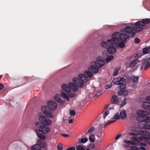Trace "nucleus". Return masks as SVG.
Listing matches in <instances>:
<instances>
[{
    "label": "nucleus",
    "instance_id": "20e7f679",
    "mask_svg": "<svg viewBox=\"0 0 150 150\" xmlns=\"http://www.w3.org/2000/svg\"><path fill=\"white\" fill-rule=\"evenodd\" d=\"M132 26H126L124 29L121 30L120 33H125L127 34V36L129 38L133 37L136 34V33L134 32V30Z\"/></svg>",
    "mask_w": 150,
    "mask_h": 150
},
{
    "label": "nucleus",
    "instance_id": "bb28decb",
    "mask_svg": "<svg viewBox=\"0 0 150 150\" xmlns=\"http://www.w3.org/2000/svg\"><path fill=\"white\" fill-rule=\"evenodd\" d=\"M139 62V61L138 59H135L133 61L130 63V66L131 67H133L135 66Z\"/></svg>",
    "mask_w": 150,
    "mask_h": 150
},
{
    "label": "nucleus",
    "instance_id": "7ed1b4c3",
    "mask_svg": "<svg viewBox=\"0 0 150 150\" xmlns=\"http://www.w3.org/2000/svg\"><path fill=\"white\" fill-rule=\"evenodd\" d=\"M121 33V34H120L118 32L114 33L112 35L111 40L115 42H119L120 39L119 38L120 37V39L121 40L124 41L125 42H126L127 40L129 37L125 33Z\"/></svg>",
    "mask_w": 150,
    "mask_h": 150
},
{
    "label": "nucleus",
    "instance_id": "a878e982",
    "mask_svg": "<svg viewBox=\"0 0 150 150\" xmlns=\"http://www.w3.org/2000/svg\"><path fill=\"white\" fill-rule=\"evenodd\" d=\"M120 115L122 119H124L127 117L126 113L125 110H123L120 112Z\"/></svg>",
    "mask_w": 150,
    "mask_h": 150
},
{
    "label": "nucleus",
    "instance_id": "6e6552de",
    "mask_svg": "<svg viewBox=\"0 0 150 150\" xmlns=\"http://www.w3.org/2000/svg\"><path fill=\"white\" fill-rule=\"evenodd\" d=\"M115 42H111L110 46L107 48V50L108 52L111 54L114 53L116 51V48L114 47L117 46V44Z\"/></svg>",
    "mask_w": 150,
    "mask_h": 150
},
{
    "label": "nucleus",
    "instance_id": "e433bc0d",
    "mask_svg": "<svg viewBox=\"0 0 150 150\" xmlns=\"http://www.w3.org/2000/svg\"><path fill=\"white\" fill-rule=\"evenodd\" d=\"M61 94L62 95V96H63V97L64 98H66L68 101L69 100V98L68 97V96H67V95L66 94V93H64V92H62L61 93Z\"/></svg>",
    "mask_w": 150,
    "mask_h": 150
},
{
    "label": "nucleus",
    "instance_id": "1a4fd4ad",
    "mask_svg": "<svg viewBox=\"0 0 150 150\" xmlns=\"http://www.w3.org/2000/svg\"><path fill=\"white\" fill-rule=\"evenodd\" d=\"M136 23L134 24L131 23H128V25L132 26L135 32L139 33L143 30V26H142L141 25H136Z\"/></svg>",
    "mask_w": 150,
    "mask_h": 150
},
{
    "label": "nucleus",
    "instance_id": "9d476101",
    "mask_svg": "<svg viewBox=\"0 0 150 150\" xmlns=\"http://www.w3.org/2000/svg\"><path fill=\"white\" fill-rule=\"evenodd\" d=\"M105 62L102 60L101 56H98L97 58V60L96 61L95 64L96 66L100 68L105 64Z\"/></svg>",
    "mask_w": 150,
    "mask_h": 150
},
{
    "label": "nucleus",
    "instance_id": "09e8293b",
    "mask_svg": "<svg viewBox=\"0 0 150 150\" xmlns=\"http://www.w3.org/2000/svg\"><path fill=\"white\" fill-rule=\"evenodd\" d=\"M70 114L71 115L74 116V115L76 114L75 111L73 110H70L69 111Z\"/></svg>",
    "mask_w": 150,
    "mask_h": 150
},
{
    "label": "nucleus",
    "instance_id": "5fc2aeb1",
    "mask_svg": "<svg viewBox=\"0 0 150 150\" xmlns=\"http://www.w3.org/2000/svg\"><path fill=\"white\" fill-rule=\"evenodd\" d=\"M122 135V134H118L115 137V140H117L119 138H120L121 136Z\"/></svg>",
    "mask_w": 150,
    "mask_h": 150
},
{
    "label": "nucleus",
    "instance_id": "13d9d810",
    "mask_svg": "<svg viewBox=\"0 0 150 150\" xmlns=\"http://www.w3.org/2000/svg\"><path fill=\"white\" fill-rule=\"evenodd\" d=\"M67 150H75V148L74 147H69L68 148Z\"/></svg>",
    "mask_w": 150,
    "mask_h": 150
},
{
    "label": "nucleus",
    "instance_id": "0e129e2a",
    "mask_svg": "<svg viewBox=\"0 0 150 150\" xmlns=\"http://www.w3.org/2000/svg\"><path fill=\"white\" fill-rule=\"evenodd\" d=\"M146 99L147 100L150 101V96L146 97Z\"/></svg>",
    "mask_w": 150,
    "mask_h": 150
},
{
    "label": "nucleus",
    "instance_id": "bf43d9fd",
    "mask_svg": "<svg viewBox=\"0 0 150 150\" xmlns=\"http://www.w3.org/2000/svg\"><path fill=\"white\" fill-rule=\"evenodd\" d=\"M61 135L62 136L65 137H69V135L64 134H62Z\"/></svg>",
    "mask_w": 150,
    "mask_h": 150
},
{
    "label": "nucleus",
    "instance_id": "c85d7f7f",
    "mask_svg": "<svg viewBox=\"0 0 150 150\" xmlns=\"http://www.w3.org/2000/svg\"><path fill=\"white\" fill-rule=\"evenodd\" d=\"M94 129L95 128L94 127H91L88 131V132L85 133V134L88 135V134H91L94 131Z\"/></svg>",
    "mask_w": 150,
    "mask_h": 150
},
{
    "label": "nucleus",
    "instance_id": "f257e3e1",
    "mask_svg": "<svg viewBox=\"0 0 150 150\" xmlns=\"http://www.w3.org/2000/svg\"><path fill=\"white\" fill-rule=\"evenodd\" d=\"M80 79L78 78H74L73 79L74 83L70 82L69 83V86L74 91H76L78 90V86L82 88L84 86L83 83H86L88 79L87 76L83 74H80L79 75Z\"/></svg>",
    "mask_w": 150,
    "mask_h": 150
},
{
    "label": "nucleus",
    "instance_id": "aec40b11",
    "mask_svg": "<svg viewBox=\"0 0 150 150\" xmlns=\"http://www.w3.org/2000/svg\"><path fill=\"white\" fill-rule=\"evenodd\" d=\"M138 134L144 136H149L150 135V132L145 130H140L138 131Z\"/></svg>",
    "mask_w": 150,
    "mask_h": 150
},
{
    "label": "nucleus",
    "instance_id": "052dcab7",
    "mask_svg": "<svg viewBox=\"0 0 150 150\" xmlns=\"http://www.w3.org/2000/svg\"><path fill=\"white\" fill-rule=\"evenodd\" d=\"M126 104V102L125 101V100L124 101H123L122 102V103L121 104V107H122L123 106L125 105Z\"/></svg>",
    "mask_w": 150,
    "mask_h": 150
},
{
    "label": "nucleus",
    "instance_id": "c9c22d12",
    "mask_svg": "<svg viewBox=\"0 0 150 150\" xmlns=\"http://www.w3.org/2000/svg\"><path fill=\"white\" fill-rule=\"evenodd\" d=\"M139 78L137 76H132V82L133 83L137 82L139 80Z\"/></svg>",
    "mask_w": 150,
    "mask_h": 150
},
{
    "label": "nucleus",
    "instance_id": "c03bdc74",
    "mask_svg": "<svg viewBox=\"0 0 150 150\" xmlns=\"http://www.w3.org/2000/svg\"><path fill=\"white\" fill-rule=\"evenodd\" d=\"M76 149V150H84V148L80 145L78 146Z\"/></svg>",
    "mask_w": 150,
    "mask_h": 150
},
{
    "label": "nucleus",
    "instance_id": "a19ab883",
    "mask_svg": "<svg viewBox=\"0 0 150 150\" xmlns=\"http://www.w3.org/2000/svg\"><path fill=\"white\" fill-rule=\"evenodd\" d=\"M119 69H120L118 68H116L115 69L114 71V72L113 74V76H115L118 74V72L119 70Z\"/></svg>",
    "mask_w": 150,
    "mask_h": 150
},
{
    "label": "nucleus",
    "instance_id": "58836bf2",
    "mask_svg": "<svg viewBox=\"0 0 150 150\" xmlns=\"http://www.w3.org/2000/svg\"><path fill=\"white\" fill-rule=\"evenodd\" d=\"M119 47L121 48H123L125 46V44L124 42H120L118 44Z\"/></svg>",
    "mask_w": 150,
    "mask_h": 150
},
{
    "label": "nucleus",
    "instance_id": "de8ad7c7",
    "mask_svg": "<svg viewBox=\"0 0 150 150\" xmlns=\"http://www.w3.org/2000/svg\"><path fill=\"white\" fill-rule=\"evenodd\" d=\"M109 111L108 110L107 111L105 112L103 116V118L104 119H105L106 116L109 114Z\"/></svg>",
    "mask_w": 150,
    "mask_h": 150
},
{
    "label": "nucleus",
    "instance_id": "ddd939ff",
    "mask_svg": "<svg viewBox=\"0 0 150 150\" xmlns=\"http://www.w3.org/2000/svg\"><path fill=\"white\" fill-rule=\"evenodd\" d=\"M54 99L57 102L61 104H63L65 101V99L63 97V96L59 94L55 96Z\"/></svg>",
    "mask_w": 150,
    "mask_h": 150
},
{
    "label": "nucleus",
    "instance_id": "f03ea898",
    "mask_svg": "<svg viewBox=\"0 0 150 150\" xmlns=\"http://www.w3.org/2000/svg\"><path fill=\"white\" fill-rule=\"evenodd\" d=\"M47 105L49 107L46 106H43L41 107V110L47 116L51 118L52 117L53 115L49 110V108L50 110L54 111L56 109L57 105L55 101L52 100L48 102Z\"/></svg>",
    "mask_w": 150,
    "mask_h": 150
},
{
    "label": "nucleus",
    "instance_id": "680f3d73",
    "mask_svg": "<svg viewBox=\"0 0 150 150\" xmlns=\"http://www.w3.org/2000/svg\"><path fill=\"white\" fill-rule=\"evenodd\" d=\"M131 139L132 141H135L137 140V138L136 137H132L131 138Z\"/></svg>",
    "mask_w": 150,
    "mask_h": 150
},
{
    "label": "nucleus",
    "instance_id": "6ab92c4d",
    "mask_svg": "<svg viewBox=\"0 0 150 150\" xmlns=\"http://www.w3.org/2000/svg\"><path fill=\"white\" fill-rule=\"evenodd\" d=\"M125 87H120V91L118 93L120 95L126 96L128 94L127 91L124 89Z\"/></svg>",
    "mask_w": 150,
    "mask_h": 150
},
{
    "label": "nucleus",
    "instance_id": "f8f14e48",
    "mask_svg": "<svg viewBox=\"0 0 150 150\" xmlns=\"http://www.w3.org/2000/svg\"><path fill=\"white\" fill-rule=\"evenodd\" d=\"M150 23V18H144L142 19L141 21H137L136 22V25H141L142 26H144L145 24H148Z\"/></svg>",
    "mask_w": 150,
    "mask_h": 150
},
{
    "label": "nucleus",
    "instance_id": "4468645a",
    "mask_svg": "<svg viewBox=\"0 0 150 150\" xmlns=\"http://www.w3.org/2000/svg\"><path fill=\"white\" fill-rule=\"evenodd\" d=\"M39 129H40V132L45 134H47L50 131L49 127L44 125L40 126Z\"/></svg>",
    "mask_w": 150,
    "mask_h": 150
},
{
    "label": "nucleus",
    "instance_id": "2f4dec72",
    "mask_svg": "<svg viewBox=\"0 0 150 150\" xmlns=\"http://www.w3.org/2000/svg\"><path fill=\"white\" fill-rule=\"evenodd\" d=\"M95 136L93 134H91L89 138V140L92 142H95Z\"/></svg>",
    "mask_w": 150,
    "mask_h": 150
},
{
    "label": "nucleus",
    "instance_id": "393cba45",
    "mask_svg": "<svg viewBox=\"0 0 150 150\" xmlns=\"http://www.w3.org/2000/svg\"><path fill=\"white\" fill-rule=\"evenodd\" d=\"M111 102L113 104H117L118 103V98L115 95H113L112 98Z\"/></svg>",
    "mask_w": 150,
    "mask_h": 150
},
{
    "label": "nucleus",
    "instance_id": "0eeeda50",
    "mask_svg": "<svg viewBox=\"0 0 150 150\" xmlns=\"http://www.w3.org/2000/svg\"><path fill=\"white\" fill-rule=\"evenodd\" d=\"M39 120L41 123L44 125L50 126L52 124V121L45 116L41 115L39 117Z\"/></svg>",
    "mask_w": 150,
    "mask_h": 150
},
{
    "label": "nucleus",
    "instance_id": "dca6fc26",
    "mask_svg": "<svg viewBox=\"0 0 150 150\" xmlns=\"http://www.w3.org/2000/svg\"><path fill=\"white\" fill-rule=\"evenodd\" d=\"M69 86L66 84L64 83L62 85V89L64 91L67 93H69L71 92V89L72 90L71 88L70 87L69 84Z\"/></svg>",
    "mask_w": 150,
    "mask_h": 150
},
{
    "label": "nucleus",
    "instance_id": "a18cd8bd",
    "mask_svg": "<svg viewBox=\"0 0 150 150\" xmlns=\"http://www.w3.org/2000/svg\"><path fill=\"white\" fill-rule=\"evenodd\" d=\"M120 116L118 113H117L115 116L112 119H115V120H118L119 119Z\"/></svg>",
    "mask_w": 150,
    "mask_h": 150
},
{
    "label": "nucleus",
    "instance_id": "37998d69",
    "mask_svg": "<svg viewBox=\"0 0 150 150\" xmlns=\"http://www.w3.org/2000/svg\"><path fill=\"white\" fill-rule=\"evenodd\" d=\"M58 150H62V146L61 144H59L57 146Z\"/></svg>",
    "mask_w": 150,
    "mask_h": 150
},
{
    "label": "nucleus",
    "instance_id": "3c124183",
    "mask_svg": "<svg viewBox=\"0 0 150 150\" xmlns=\"http://www.w3.org/2000/svg\"><path fill=\"white\" fill-rule=\"evenodd\" d=\"M149 54L147 55L145 57L146 60L148 61L150 60V52L149 53Z\"/></svg>",
    "mask_w": 150,
    "mask_h": 150
},
{
    "label": "nucleus",
    "instance_id": "423d86ee",
    "mask_svg": "<svg viewBox=\"0 0 150 150\" xmlns=\"http://www.w3.org/2000/svg\"><path fill=\"white\" fill-rule=\"evenodd\" d=\"M126 80L123 78L119 77L114 79L112 80V82L115 85H119L120 87L122 88L125 87L124 83H125Z\"/></svg>",
    "mask_w": 150,
    "mask_h": 150
},
{
    "label": "nucleus",
    "instance_id": "a211bd4d",
    "mask_svg": "<svg viewBox=\"0 0 150 150\" xmlns=\"http://www.w3.org/2000/svg\"><path fill=\"white\" fill-rule=\"evenodd\" d=\"M97 136L98 139L97 141L98 142H100L101 140L103 139L104 134H103V132L102 130H100V132L97 134Z\"/></svg>",
    "mask_w": 150,
    "mask_h": 150
},
{
    "label": "nucleus",
    "instance_id": "69168bd1",
    "mask_svg": "<svg viewBox=\"0 0 150 150\" xmlns=\"http://www.w3.org/2000/svg\"><path fill=\"white\" fill-rule=\"evenodd\" d=\"M125 142L126 143L129 144L130 142H131V141L129 140H126L125 141Z\"/></svg>",
    "mask_w": 150,
    "mask_h": 150
},
{
    "label": "nucleus",
    "instance_id": "412c9836",
    "mask_svg": "<svg viewBox=\"0 0 150 150\" xmlns=\"http://www.w3.org/2000/svg\"><path fill=\"white\" fill-rule=\"evenodd\" d=\"M99 69V68L98 67L97 68L94 65H91L88 68V69L94 73H97Z\"/></svg>",
    "mask_w": 150,
    "mask_h": 150
},
{
    "label": "nucleus",
    "instance_id": "79ce46f5",
    "mask_svg": "<svg viewBox=\"0 0 150 150\" xmlns=\"http://www.w3.org/2000/svg\"><path fill=\"white\" fill-rule=\"evenodd\" d=\"M102 93V91H99L96 93L94 95L95 97H99Z\"/></svg>",
    "mask_w": 150,
    "mask_h": 150
},
{
    "label": "nucleus",
    "instance_id": "4c0bfd02",
    "mask_svg": "<svg viewBox=\"0 0 150 150\" xmlns=\"http://www.w3.org/2000/svg\"><path fill=\"white\" fill-rule=\"evenodd\" d=\"M38 144H37L34 145L31 147V149L32 150H35L38 148Z\"/></svg>",
    "mask_w": 150,
    "mask_h": 150
},
{
    "label": "nucleus",
    "instance_id": "9b49d317",
    "mask_svg": "<svg viewBox=\"0 0 150 150\" xmlns=\"http://www.w3.org/2000/svg\"><path fill=\"white\" fill-rule=\"evenodd\" d=\"M137 113L139 116H142L143 118L145 116L150 115V111L148 112L143 110H139L137 111Z\"/></svg>",
    "mask_w": 150,
    "mask_h": 150
},
{
    "label": "nucleus",
    "instance_id": "49530a36",
    "mask_svg": "<svg viewBox=\"0 0 150 150\" xmlns=\"http://www.w3.org/2000/svg\"><path fill=\"white\" fill-rule=\"evenodd\" d=\"M130 148L132 150H139L138 148L134 146H131Z\"/></svg>",
    "mask_w": 150,
    "mask_h": 150
},
{
    "label": "nucleus",
    "instance_id": "b1692460",
    "mask_svg": "<svg viewBox=\"0 0 150 150\" xmlns=\"http://www.w3.org/2000/svg\"><path fill=\"white\" fill-rule=\"evenodd\" d=\"M38 144H39V146L40 148H44L46 147V143L44 141L39 140L38 141Z\"/></svg>",
    "mask_w": 150,
    "mask_h": 150
},
{
    "label": "nucleus",
    "instance_id": "864d4df0",
    "mask_svg": "<svg viewBox=\"0 0 150 150\" xmlns=\"http://www.w3.org/2000/svg\"><path fill=\"white\" fill-rule=\"evenodd\" d=\"M112 86V84L111 83H110V84L107 85L106 86V89H109L111 88Z\"/></svg>",
    "mask_w": 150,
    "mask_h": 150
},
{
    "label": "nucleus",
    "instance_id": "338daca9",
    "mask_svg": "<svg viewBox=\"0 0 150 150\" xmlns=\"http://www.w3.org/2000/svg\"><path fill=\"white\" fill-rule=\"evenodd\" d=\"M146 143L148 145H150V142L149 141H147L146 142Z\"/></svg>",
    "mask_w": 150,
    "mask_h": 150
},
{
    "label": "nucleus",
    "instance_id": "ea45409f",
    "mask_svg": "<svg viewBox=\"0 0 150 150\" xmlns=\"http://www.w3.org/2000/svg\"><path fill=\"white\" fill-rule=\"evenodd\" d=\"M88 141V139L87 138L84 137L82 138L81 140V143H85Z\"/></svg>",
    "mask_w": 150,
    "mask_h": 150
},
{
    "label": "nucleus",
    "instance_id": "39448f33",
    "mask_svg": "<svg viewBox=\"0 0 150 150\" xmlns=\"http://www.w3.org/2000/svg\"><path fill=\"white\" fill-rule=\"evenodd\" d=\"M141 119L142 120H144L142 122V127L143 128L146 129H150V117H146L144 118L142 116H139L137 117V119Z\"/></svg>",
    "mask_w": 150,
    "mask_h": 150
},
{
    "label": "nucleus",
    "instance_id": "4d7b16f0",
    "mask_svg": "<svg viewBox=\"0 0 150 150\" xmlns=\"http://www.w3.org/2000/svg\"><path fill=\"white\" fill-rule=\"evenodd\" d=\"M40 122H36L35 123V125L36 126H37L39 128V127H40Z\"/></svg>",
    "mask_w": 150,
    "mask_h": 150
},
{
    "label": "nucleus",
    "instance_id": "774afa93",
    "mask_svg": "<svg viewBox=\"0 0 150 150\" xmlns=\"http://www.w3.org/2000/svg\"><path fill=\"white\" fill-rule=\"evenodd\" d=\"M140 149H142V150H145V148L144 147H140Z\"/></svg>",
    "mask_w": 150,
    "mask_h": 150
},
{
    "label": "nucleus",
    "instance_id": "7c9ffc66",
    "mask_svg": "<svg viewBox=\"0 0 150 150\" xmlns=\"http://www.w3.org/2000/svg\"><path fill=\"white\" fill-rule=\"evenodd\" d=\"M85 74L87 75L89 78L93 76L92 73L89 71H85Z\"/></svg>",
    "mask_w": 150,
    "mask_h": 150
},
{
    "label": "nucleus",
    "instance_id": "e2e57ef3",
    "mask_svg": "<svg viewBox=\"0 0 150 150\" xmlns=\"http://www.w3.org/2000/svg\"><path fill=\"white\" fill-rule=\"evenodd\" d=\"M4 86L2 83H1L0 84V91L3 88Z\"/></svg>",
    "mask_w": 150,
    "mask_h": 150
},
{
    "label": "nucleus",
    "instance_id": "5701e85b",
    "mask_svg": "<svg viewBox=\"0 0 150 150\" xmlns=\"http://www.w3.org/2000/svg\"><path fill=\"white\" fill-rule=\"evenodd\" d=\"M108 42L103 41L101 43V46L104 48H106L108 45L109 44V43H111V41H112L111 39L110 40H107Z\"/></svg>",
    "mask_w": 150,
    "mask_h": 150
},
{
    "label": "nucleus",
    "instance_id": "f704fd0d",
    "mask_svg": "<svg viewBox=\"0 0 150 150\" xmlns=\"http://www.w3.org/2000/svg\"><path fill=\"white\" fill-rule=\"evenodd\" d=\"M113 58V56L112 55L108 57L106 59V62H109Z\"/></svg>",
    "mask_w": 150,
    "mask_h": 150
},
{
    "label": "nucleus",
    "instance_id": "2eb2a0df",
    "mask_svg": "<svg viewBox=\"0 0 150 150\" xmlns=\"http://www.w3.org/2000/svg\"><path fill=\"white\" fill-rule=\"evenodd\" d=\"M150 67V62L149 61H144L142 63L140 67V70L143 68L144 70H146Z\"/></svg>",
    "mask_w": 150,
    "mask_h": 150
},
{
    "label": "nucleus",
    "instance_id": "473e14b6",
    "mask_svg": "<svg viewBox=\"0 0 150 150\" xmlns=\"http://www.w3.org/2000/svg\"><path fill=\"white\" fill-rule=\"evenodd\" d=\"M115 121V120H112V121H108V122L105 123V124L104 125V127H106L108 125L113 123Z\"/></svg>",
    "mask_w": 150,
    "mask_h": 150
},
{
    "label": "nucleus",
    "instance_id": "603ef678",
    "mask_svg": "<svg viewBox=\"0 0 150 150\" xmlns=\"http://www.w3.org/2000/svg\"><path fill=\"white\" fill-rule=\"evenodd\" d=\"M89 147L91 149H93L95 148V146L94 144H92L89 145Z\"/></svg>",
    "mask_w": 150,
    "mask_h": 150
},
{
    "label": "nucleus",
    "instance_id": "cd10ccee",
    "mask_svg": "<svg viewBox=\"0 0 150 150\" xmlns=\"http://www.w3.org/2000/svg\"><path fill=\"white\" fill-rule=\"evenodd\" d=\"M142 52L144 54H146L149 53L150 49L149 48V47H146L143 49Z\"/></svg>",
    "mask_w": 150,
    "mask_h": 150
},
{
    "label": "nucleus",
    "instance_id": "f3484780",
    "mask_svg": "<svg viewBox=\"0 0 150 150\" xmlns=\"http://www.w3.org/2000/svg\"><path fill=\"white\" fill-rule=\"evenodd\" d=\"M35 132H36L38 137L41 139L43 140L46 139L45 136L41 133V132H40V131L39 129H35Z\"/></svg>",
    "mask_w": 150,
    "mask_h": 150
},
{
    "label": "nucleus",
    "instance_id": "6e6d98bb",
    "mask_svg": "<svg viewBox=\"0 0 150 150\" xmlns=\"http://www.w3.org/2000/svg\"><path fill=\"white\" fill-rule=\"evenodd\" d=\"M74 120V119H70L69 120L68 123L69 124L72 123L73 122Z\"/></svg>",
    "mask_w": 150,
    "mask_h": 150
},
{
    "label": "nucleus",
    "instance_id": "c756f323",
    "mask_svg": "<svg viewBox=\"0 0 150 150\" xmlns=\"http://www.w3.org/2000/svg\"><path fill=\"white\" fill-rule=\"evenodd\" d=\"M149 136L147 137L141 136L140 137V138L142 140L149 141L150 140V133Z\"/></svg>",
    "mask_w": 150,
    "mask_h": 150
},
{
    "label": "nucleus",
    "instance_id": "4be33fe9",
    "mask_svg": "<svg viewBox=\"0 0 150 150\" xmlns=\"http://www.w3.org/2000/svg\"><path fill=\"white\" fill-rule=\"evenodd\" d=\"M142 107L144 109L150 110V103L144 102L142 104Z\"/></svg>",
    "mask_w": 150,
    "mask_h": 150
},
{
    "label": "nucleus",
    "instance_id": "8fccbe9b",
    "mask_svg": "<svg viewBox=\"0 0 150 150\" xmlns=\"http://www.w3.org/2000/svg\"><path fill=\"white\" fill-rule=\"evenodd\" d=\"M140 41V40L138 38H136L134 40V42L136 44L139 43Z\"/></svg>",
    "mask_w": 150,
    "mask_h": 150
},
{
    "label": "nucleus",
    "instance_id": "72a5a7b5",
    "mask_svg": "<svg viewBox=\"0 0 150 150\" xmlns=\"http://www.w3.org/2000/svg\"><path fill=\"white\" fill-rule=\"evenodd\" d=\"M67 95L70 97V98H73L76 95L75 93L73 92L72 93L69 92V93H67Z\"/></svg>",
    "mask_w": 150,
    "mask_h": 150
}]
</instances>
